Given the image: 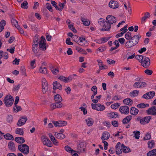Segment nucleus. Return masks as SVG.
<instances>
[{
    "label": "nucleus",
    "mask_w": 156,
    "mask_h": 156,
    "mask_svg": "<svg viewBox=\"0 0 156 156\" xmlns=\"http://www.w3.org/2000/svg\"><path fill=\"white\" fill-rule=\"evenodd\" d=\"M14 101L13 97L10 94H8L4 98L3 102L6 107H9L13 105Z\"/></svg>",
    "instance_id": "nucleus-1"
},
{
    "label": "nucleus",
    "mask_w": 156,
    "mask_h": 156,
    "mask_svg": "<svg viewBox=\"0 0 156 156\" xmlns=\"http://www.w3.org/2000/svg\"><path fill=\"white\" fill-rule=\"evenodd\" d=\"M18 149L21 152L25 154H27L29 152V147L26 144L19 145Z\"/></svg>",
    "instance_id": "nucleus-2"
},
{
    "label": "nucleus",
    "mask_w": 156,
    "mask_h": 156,
    "mask_svg": "<svg viewBox=\"0 0 156 156\" xmlns=\"http://www.w3.org/2000/svg\"><path fill=\"white\" fill-rule=\"evenodd\" d=\"M41 139L44 145L49 147H51L52 146V144L51 142L46 136H42Z\"/></svg>",
    "instance_id": "nucleus-3"
},
{
    "label": "nucleus",
    "mask_w": 156,
    "mask_h": 156,
    "mask_svg": "<svg viewBox=\"0 0 156 156\" xmlns=\"http://www.w3.org/2000/svg\"><path fill=\"white\" fill-rule=\"evenodd\" d=\"M92 108L93 109L96 110L98 111H102L105 110V107L103 105L98 103L94 104L92 103L91 104Z\"/></svg>",
    "instance_id": "nucleus-4"
},
{
    "label": "nucleus",
    "mask_w": 156,
    "mask_h": 156,
    "mask_svg": "<svg viewBox=\"0 0 156 156\" xmlns=\"http://www.w3.org/2000/svg\"><path fill=\"white\" fill-rule=\"evenodd\" d=\"M142 66L146 68L148 67L150 64V60L148 57H145L144 60L141 62Z\"/></svg>",
    "instance_id": "nucleus-5"
},
{
    "label": "nucleus",
    "mask_w": 156,
    "mask_h": 156,
    "mask_svg": "<svg viewBox=\"0 0 156 156\" xmlns=\"http://www.w3.org/2000/svg\"><path fill=\"white\" fill-rule=\"evenodd\" d=\"M154 91H150L144 94L142 97V98L146 99H150L152 98L155 95Z\"/></svg>",
    "instance_id": "nucleus-6"
},
{
    "label": "nucleus",
    "mask_w": 156,
    "mask_h": 156,
    "mask_svg": "<svg viewBox=\"0 0 156 156\" xmlns=\"http://www.w3.org/2000/svg\"><path fill=\"white\" fill-rule=\"evenodd\" d=\"M106 21L111 25L117 21L116 18L112 15H108L106 18Z\"/></svg>",
    "instance_id": "nucleus-7"
},
{
    "label": "nucleus",
    "mask_w": 156,
    "mask_h": 156,
    "mask_svg": "<svg viewBox=\"0 0 156 156\" xmlns=\"http://www.w3.org/2000/svg\"><path fill=\"white\" fill-rule=\"evenodd\" d=\"M108 5L110 8L113 9L117 8L119 6V3L117 1L113 0H111L109 2Z\"/></svg>",
    "instance_id": "nucleus-8"
},
{
    "label": "nucleus",
    "mask_w": 156,
    "mask_h": 156,
    "mask_svg": "<svg viewBox=\"0 0 156 156\" xmlns=\"http://www.w3.org/2000/svg\"><path fill=\"white\" fill-rule=\"evenodd\" d=\"M119 111L122 114H124L125 115L128 114L129 112V107L126 105L121 106L119 109Z\"/></svg>",
    "instance_id": "nucleus-9"
},
{
    "label": "nucleus",
    "mask_w": 156,
    "mask_h": 156,
    "mask_svg": "<svg viewBox=\"0 0 156 156\" xmlns=\"http://www.w3.org/2000/svg\"><path fill=\"white\" fill-rule=\"evenodd\" d=\"M42 92L44 94L48 90V87L47 82L44 78L42 80Z\"/></svg>",
    "instance_id": "nucleus-10"
},
{
    "label": "nucleus",
    "mask_w": 156,
    "mask_h": 156,
    "mask_svg": "<svg viewBox=\"0 0 156 156\" xmlns=\"http://www.w3.org/2000/svg\"><path fill=\"white\" fill-rule=\"evenodd\" d=\"M26 116H24L21 117L18 121L17 125L19 126H20L24 125L27 120Z\"/></svg>",
    "instance_id": "nucleus-11"
},
{
    "label": "nucleus",
    "mask_w": 156,
    "mask_h": 156,
    "mask_svg": "<svg viewBox=\"0 0 156 156\" xmlns=\"http://www.w3.org/2000/svg\"><path fill=\"white\" fill-rule=\"evenodd\" d=\"M102 28L100 29L101 31H109L111 28V25L107 21L104 23V24L102 26Z\"/></svg>",
    "instance_id": "nucleus-12"
},
{
    "label": "nucleus",
    "mask_w": 156,
    "mask_h": 156,
    "mask_svg": "<svg viewBox=\"0 0 156 156\" xmlns=\"http://www.w3.org/2000/svg\"><path fill=\"white\" fill-rule=\"evenodd\" d=\"M115 149L116 153L117 154H119L122 153V146L119 142L115 146Z\"/></svg>",
    "instance_id": "nucleus-13"
},
{
    "label": "nucleus",
    "mask_w": 156,
    "mask_h": 156,
    "mask_svg": "<svg viewBox=\"0 0 156 156\" xmlns=\"http://www.w3.org/2000/svg\"><path fill=\"white\" fill-rule=\"evenodd\" d=\"M148 115H156V107L153 106L146 111Z\"/></svg>",
    "instance_id": "nucleus-14"
},
{
    "label": "nucleus",
    "mask_w": 156,
    "mask_h": 156,
    "mask_svg": "<svg viewBox=\"0 0 156 156\" xmlns=\"http://www.w3.org/2000/svg\"><path fill=\"white\" fill-rule=\"evenodd\" d=\"M8 148L9 150L12 152H15L16 148L14 143L12 141H10L8 144Z\"/></svg>",
    "instance_id": "nucleus-15"
},
{
    "label": "nucleus",
    "mask_w": 156,
    "mask_h": 156,
    "mask_svg": "<svg viewBox=\"0 0 156 156\" xmlns=\"http://www.w3.org/2000/svg\"><path fill=\"white\" fill-rule=\"evenodd\" d=\"M141 37V36L139 35H135L132 37L130 40L136 45L138 43L139 39Z\"/></svg>",
    "instance_id": "nucleus-16"
},
{
    "label": "nucleus",
    "mask_w": 156,
    "mask_h": 156,
    "mask_svg": "<svg viewBox=\"0 0 156 156\" xmlns=\"http://www.w3.org/2000/svg\"><path fill=\"white\" fill-rule=\"evenodd\" d=\"M62 105V103L60 102H56L54 104H51L50 105V107L52 109L56 108H61Z\"/></svg>",
    "instance_id": "nucleus-17"
},
{
    "label": "nucleus",
    "mask_w": 156,
    "mask_h": 156,
    "mask_svg": "<svg viewBox=\"0 0 156 156\" xmlns=\"http://www.w3.org/2000/svg\"><path fill=\"white\" fill-rule=\"evenodd\" d=\"M151 119V116H147L143 119V120L140 121V123L142 124H144L145 123H149L150 120Z\"/></svg>",
    "instance_id": "nucleus-18"
},
{
    "label": "nucleus",
    "mask_w": 156,
    "mask_h": 156,
    "mask_svg": "<svg viewBox=\"0 0 156 156\" xmlns=\"http://www.w3.org/2000/svg\"><path fill=\"white\" fill-rule=\"evenodd\" d=\"M53 89L54 90H55L56 89L61 90L62 89V86L57 81H55L53 82Z\"/></svg>",
    "instance_id": "nucleus-19"
},
{
    "label": "nucleus",
    "mask_w": 156,
    "mask_h": 156,
    "mask_svg": "<svg viewBox=\"0 0 156 156\" xmlns=\"http://www.w3.org/2000/svg\"><path fill=\"white\" fill-rule=\"evenodd\" d=\"M58 79L64 82L65 83H68L72 80V79L71 78V77L69 76L67 78H66L63 76H60L58 77Z\"/></svg>",
    "instance_id": "nucleus-20"
},
{
    "label": "nucleus",
    "mask_w": 156,
    "mask_h": 156,
    "mask_svg": "<svg viewBox=\"0 0 156 156\" xmlns=\"http://www.w3.org/2000/svg\"><path fill=\"white\" fill-rule=\"evenodd\" d=\"M77 42H79L80 43V44L78 43L79 44L83 46H85L87 44L85 38H83L80 37L78 39V40L77 41Z\"/></svg>",
    "instance_id": "nucleus-21"
},
{
    "label": "nucleus",
    "mask_w": 156,
    "mask_h": 156,
    "mask_svg": "<svg viewBox=\"0 0 156 156\" xmlns=\"http://www.w3.org/2000/svg\"><path fill=\"white\" fill-rule=\"evenodd\" d=\"M135 45H136L133 43L132 41L129 40L125 43V47L127 48H132Z\"/></svg>",
    "instance_id": "nucleus-22"
},
{
    "label": "nucleus",
    "mask_w": 156,
    "mask_h": 156,
    "mask_svg": "<svg viewBox=\"0 0 156 156\" xmlns=\"http://www.w3.org/2000/svg\"><path fill=\"white\" fill-rule=\"evenodd\" d=\"M110 136L109 133L107 131H105L102 133L101 139L103 141L104 140H107L109 139Z\"/></svg>",
    "instance_id": "nucleus-23"
},
{
    "label": "nucleus",
    "mask_w": 156,
    "mask_h": 156,
    "mask_svg": "<svg viewBox=\"0 0 156 156\" xmlns=\"http://www.w3.org/2000/svg\"><path fill=\"white\" fill-rule=\"evenodd\" d=\"M108 116L110 118L115 119L119 116L118 113L116 112H112L107 114Z\"/></svg>",
    "instance_id": "nucleus-24"
},
{
    "label": "nucleus",
    "mask_w": 156,
    "mask_h": 156,
    "mask_svg": "<svg viewBox=\"0 0 156 156\" xmlns=\"http://www.w3.org/2000/svg\"><path fill=\"white\" fill-rule=\"evenodd\" d=\"M130 114L133 115H136L139 112V110L134 107H132L130 108Z\"/></svg>",
    "instance_id": "nucleus-25"
},
{
    "label": "nucleus",
    "mask_w": 156,
    "mask_h": 156,
    "mask_svg": "<svg viewBox=\"0 0 156 156\" xmlns=\"http://www.w3.org/2000/svg\"><path fill=\"white\" fill-rule=\"evenodd\" d=\"M132 118V116L131 115H129L125 118L122 120V123L123 124H126L128 123L131 120Z\"/></svg>",
    "instance_id": "nucleus-26"
},
{
    "label": "nucleus",
    "mask_w": 156,
    "mask_h": 156,
    "mask_svg": "<svg viewBox=\"0 0 156 156\" xmlns=\"http://www.w3.org/2000/svg\"><path fill=\"white\" fill-rule=\"evenodd\" d=\"M123 103L126 105L131 106L133 104V101L130 98H126L123 101Z\"/></svg>",
    "instance_id": "nucleus-27"
},
{
    "label": "nucleus",
    "mask_w": 156,
    "mask_h": 156,
    "mask_svg": "<svg viewBox=\"0 0 156 156\" xmlns=\"http://www.w3.org/2000/svg\"><path fill=\"white\" fill-rule=\"evenodd\" d=\"M85 121L87 125L89 126H90L93 124L94 121L91 118H88L85 119Z\"/></svg>",
    "instance_id": "nucleus-28"
},
{
    "label": "nucleus",
    "mask_w": 156,
    "mask_h": 156,
    "mask_svg": "<svg viewBox=\"0 0 156 156\" xmlns=\"http://www.w3.org/2000/svg\"><path fill=\"white\" fill-rule=\"evenodd\" d=\"M150 13L146 12L144 13V16L142 18L141 23H144L146 21V19L150 17Z\"/></svg>",
    "instance_id": "nucleus-29"
},
{
    "label": "nucleus",
    "mask_w": 156,
    "mask_h": 156,
    "mask_svg": "<svg viewBox=\"0 0 156 156\" xmlns=\"http://www.w3.org/2000/svg\"><path fill=\"white\" fill-rule=\"evenodd\" d=\"M15 141L18 144H23L25 142V140L23 137H17L15 138Z\"/></svg>",
    "instance_id": "nucleus-30"
},
{
    "label": "nucleus",
    "mask_w": 156,
    "mask_h": 156,
    "mask_svg": "<svg viewBox=\"0 0 156 156\" xmlns=\"http://www.w3.org/2000/svg\"><path fill=\"white\" fill-rule=\"evenodd\" d=\"M4 137L6 140H13L14 139L13 136L9 133H6L4 135Z\"/></svg>",
    "instance_id": "nucleus-31"
},
{
    "label": "nucleus",
    "mask_w": 156,
    "mask_h": 156,
    "mask_svg": "<svg viewBox=\"0 0 156 156\" xmlns=\"http://www.w3.org/2000/svg\"><path fill=\"white\" fill-rule=\"evenodd\" d=\"M81 20L84 26H88L90 24V21L82 16L81 17Z\"/></svg>",
    "instance_id": "nucleus-32"
},
{
    "label": "nucleus",
    "mask_w": 156,
    "mask_h": 156,
    "mask_svg": "<svg viewBox=\"0 0 156 156\" xmlns=\"http://www.w3.org/2000/svg\"><path fill=\"white\" fill-rule=\"evenodd\" d=\"M55 135L56 138L60 139H63L65 137V135L61 133H55Z\"/></svg>",
    "instance_id": "nucleus-33"
},
{
    "label": "nucleus",
    "mask_w": 156,
    "mask_h": 156,
    "mask_svg": "<svg viewBox=\"0 0 156 156\" xmlns=\"http://www.w3.org/2000/svg\"><path fill=\"white\" fill-rule=\"evenodd\" d=\"M122 151L124 153H126L131 152V150L129 147L125 146L123 144H122Z\"/></svg>",
    "instance_id": "nucleus-34"
},
{
    "label": "nucleus",
    "mask_w": 156,
    "mask_h": 156,
    "mask_svg": "<svg viewBox=\"0 0 156 156\" xmlns=\"http://www.w3.org/2000/svg\"><path fill=\"white\" fill-rule=\"evenodd\" d=\"M147 156H156V149H154L147 153Z\"/></svg>",
    "instance_id": "nucleus-35"
},
{
    "label": "nucleus",
    "mask_w": 156,
    "mask_h": 156,
    "mask_svg": "<svg viewBox=\"0 0 156 156\" xmlns=\"http://www.w3.org/2000/svg\"><path fill=\"white\" fill-rule=\"evenodd\" d=\"M16 133L21 135H23L24 134L23 129L22 128H17L15 130Z\"/></svg>",
    "instance_id": "nucleus-36"
},
{
    "label": "nucleus",
    "mask_w": 156,
    "mask_h": 156,
    "mask_svg": "<svg viewBox=\"0 0 156 156\" xmlns=\"http://www.w3.org/2000/svg\"><path fill=\"white\" fill-rule=\"evenodd\" d=\"M54 99L56 102H60L62 101V98L61 96L59 94H57L55 96Z\"/></svg>",
    "instance_id": "nucleus-37"
},
{
    "label": "nucleus",
    "mask_w": 156,
    "mask_h": 156,
    "mask_svg": "<svg viewBox=\"0 0 156 156\" xmlns=\"http://www.w3.org/2000/svg\"><path fill=\"white\" fill-rule=\"evenodd\" d=\"M6 24L5 21L4 20H2L0 22V32L4 29V27Z\"/></svg>",
    "instance_id": "nucleus-38"
},
{
    "label": "nucleus",
    "mask_w": 156,
    "mask_h": 156,
    "mask_svg": "<svg viewBox=\"0 0 156 156\" xmlns=\"http://www.w3.org/2000/svg\"><path fill=\"white\" fill-rule=\"evenodd\" d=\"M39 48L40 49L42 50H45L46 49L45 43H39Z\"/></svg>",
    "instance_id": "nucleus-39"
},
{
    "label": "nucleus",
    "mask_w": 156,
    "mask_h": 156,
    "mask_svg": "<svg viewBox=\"0 0 156 156\" xmlns=\"http://www.w3.org/2000/svg\"><path fill=\"white\" fill-rule=\"evenodd\" d=\"M139 91L137 90H134L129 93V95L132 97H135L138 94Z\"/></svg>",
    "instance_id": "nucleus-40"
},
{
    "label": "nucleus",
    "mask_w": 156,
    "mask_h": 156,
    "mask_svg": "<svg viewBox=\"0 0 156 156\" xmlns=\"http://www.w3.org/2000/svg\"><path fill=\"white\" fill-rule=\"evenodd\" d=\"M137 106L139 108H144L145 107H147L149 106L148 104L141 103L137 105Z\"/></svg>",
    "instance_id": "nucleus-41"
},
{
    "label": "nucleus",
    "mask_w": 156,
    "mask_h": 156,
    "mask_svg": "<svg viewBox=\"0 0 156 156\" xmlns=\"http://www.w3.org/2000/svg\"><path fill=\"white\" fill-rule=\"evenodd\" d=\"M147 144L148 148L151 149L154 147L155 145L154 140H152L151 141H149L148 142Z\"/></svg>",
    "instance_id": "nucleus-42"
},
{
    "label": "nucleus",
    "mask_w": 156,
    "mask_h": 156,
    "mask_svg": "<svg viewBox=\"0 0 156 156\" xmlns=\"http://www.w3.org/2000/svg\"><path fill=\"white\" fill-rule=\"evenodd\" d=\"M39 71L41 73L44 74H46L48 73L47 68L45 67L43 68L41 67L39 69Z\"/></svg>",
    "instance_id": "nucleus-43"
},
{
    "label": "nucleus",
    "mask_w": 156,
    "mask_h": 156,
    "mask_svg": "<svg viewBox=\"0 0 156 156\" xmlns=\"http://www.w3.org/2000/svg\"><path fill=\"white\" fill-rule=\"evenodd\" d=\"M83 142H81L78 145L77 148L78 150V151H77V152H81L82 149L84 150V149L83 148Z\"/></svg>",
    "instance_id": "nucleus-44"
},
{
    "label": "nucleus",
    "mask_w": 156,
    "mask_h": 156,
    "mask_svg": "<svg viewBox=\"0 0 156 156\" xmlns=\"http://www.w3.org/2000/svg\"><path fill=\"white\" fill-rule=\"evenodd\" d=\"M65 150L68 152L70 151L71 154H73V152H75V151L72 149L69 146H66L65 147Z\"/></svg>",
    "instance_id": "nucleus-45"
},
{
    "label": "nucleus",
    "mask_w": 156,
    "mask_h": 156,
    "mask_svg": "<svg viewBox=\"0 0 156 156\" xmlns=\"http://www.w3.org/2000/svg\"><path fill=\"white\" fill-rule=\"evenodd\" d=\"M28 3L27 2L25 1L21 4V7L24 9H27L28 8Z\"/></svg>",
    "instance_id": "nucleus-46"
},
{
    "label": "nucleus",
    "mask_w": 156,
    "mask_h": 156,
    "mask_svg": "<svg viewBox=\"0 0 156 156\" xmlns=\"http://www.w3.org/2000/svg\"><path fill=\"white\" fill-rule=\"evenodd\" d=\"M11 22L12 25L14 26L16 28L19 26L17 21L15 19H12Z\"/></svg>",
    "instance_id": "nucleus-47"
},
{
    "label": "nucleus",
    "mask_w": 156,
    "mask_h": 156,
    "mask_svg": "<svg viewBox=\"0 0 156 156\" xmlns=\"http://www.w3.org/2000/svg\"><path fill=\"white\" fill-rule=\"evenodd\" d=\"M14 111L16 112H17L19 111H21L22 110L20 106H18L17 105H15V107L13 108Z\"/></svg>",
    "instance_id": "nucleus-48"
},
{
    "label": "nucleus",
    "mask_w": 156,
    "mask_h": 156,
    "mask_svg": "<svg viewBox=\"0 0 156 156\" xmlns=\"http://www.w3.org/2000/svg\"><path fill=\"white\" fill-rule=\"evenodd\" d=\"M133 133L134 134V137L135 139H138L140 137V132L139 131H134Z\"/></svg>",
    "instance_id": "nucleus-49"
},
{
    "label": "nucleus",
    "mask_w": 156,
    "mask_h": 156,
    "mask_svg": "<svg viewBox=\"0 0 156 156\" xmlns=\"http://www.w3.org/2000/svg\"><path fill=\"white\" fill-rule=\"evenodd\" d=\"M51 3L52 5L55 7V9L58 10H59L60 11H61L62 10V9L59 8L58 6L56 5V3L55 1H51Z\"/></svg>",
    "instance_id": "nucleus-50"
},
{
    "label": "nucleus",
    "mask_w": 156,
    "mask_h": 156,
    "mask_svg": "<svg viewBox=\"0 0 156 156\" xmlns=\"http://www.w3.org/2000/svg\"><path fill=\"white\" fill-rule=\"evenodd\" d=\"M20 72L22 73L23 75L26 76V69L25 67L24 66H22L20 68Z\"/></svg>",
    "instance_id": "nucleus-51"
},
{
    "label": "nucleus",
    "mask_w": 156,
    "mask_h": 156,
    "mask_svg": "<svg viewBox=\"0 0 156 156\" xmlns=\"http://www.w3.org/2000/svg\"><path fill=\"white\" fill-rule=\"evenodd\" d=\"M131 33L129 32L126 33L125 35V38L127 40H129L132 38Z\"/></svg>",
    "instance_id": "nucleus-52"
},
{
    "label": "nucleus",
    "mask_w": 156,
    "mask_h": 156,
    "mask_svg": "<svg viewBox=\"0 0 156 156\" xmlns=\"http://www.w3.org/2000/svg\"><path fill=\"white\" fill-rule=\"evenodd\" d=\"M144 57L143 56L140 55H137L135 56V58L137 60L139 61V62L141 63V62L143 60Z\"/></svg>",
    "instance_id": "nucleus-53"
},
{
    "label": "nucleus",
    "mask_w": 156,
    "mask_h": 156,
    "mask_svg": "<svg viewBox=\"0 0 156 156\" xmlns=\"http://www.w3.org/2000/svg\"><path fill=\"white\" fill-rule=\"evenodd\" d=\"M151 136L150 133H147L146 135L145 136L143 140H149L151 139Z\"/></svg>",
    "instance_id": "nucleus-54"
},
{
    "label": "nucleus",
    "mask_w": 156,
    "mask_h": 156,
    "mask_svg": "<svg viewBox=\"0 0 156 156\" xmlns=\"http://www.w3.org/2000/svg\"><path fill=\"white\" fill-rule=\"evenodd\" d=\"M119 104V103H116L112 104L111 106V108L112 109H115L119 107L120 106Z\"/></svg>",
    "instance_id": "nucleus-55"
},
{
    "label": "nucleus",
    "mask_w": 156,
    "mask_h": 156,
    "mask_svg": "<svg viewBox=\"0 0 156 156\" xmlns=\"http://www.w3.org/2000/svg\"><path fill=\"white\" fill-rule=\"evenodd\" d=\"M106 22V21L104 19L100 18L98 21V22L101 25V26L102 27V26L104 24V23L105 22Z\"/></svg>",
    "instance_id": "nucleus-56"
},
{
    "label": "nucleus",
    "mask_w": 156,
    "mask_h": 156,
    "mask_svg": "<svg viewBox=\"0 0 156 156\" xmlns=\"http://www.w3.org/2000/svg\"><path fill=\"white\" fill-rule=\"evenodd\" d=\"M7 121L9 123L13 121V117L11 115H9L7 117Z\"/></svg>",
    "instance_id": "nucleus-57"
},
{
    "label": "nucleus",
    "mask_w": 156,
    "mask_h": 156,
    "mask_svg": "<svg viewBox=\"0 0 156 156\" xmlns=\"http://www.w3.org/2000/svg\"><path fill=\"white\" fill-rule=\"evenodd\" d=\"M97 88L96 86H94L91 88V90L93 92V94H97Z\"/></svg>",
    "instance_id": "nucleus-58"
},
{
    "label": "nucleus",
    "mask_w": 156,
    "mask_h": 156,
    "mask_svg": "<svg viewBox=\"0 0 156 156\" xmlns=\"http://www.w3.org/2000/svg\"><path fill=\"white\" fill-rule=\"evenodd\" d=\"M46 6L47 8L49 11L51 12H52L53 11L52 9L51 5L49 3H47L46 4Z\"/></svg>",
    "instance_id": "nucleus-59"
},
{
    "label": "nucleus",
    "mask_w": 156,
    "mask_h": 156,
    "mask_svg": "<svg viewBox=\"0 0 156 156\" xmlns=\"http://www.w3.org/2000/svg\"><path fill=\"white\" fill-rule=\"evenodd\" d=\"M51 140L53 142V144L55 145H56L58 143V141L55 139L54 137L53 136H51Z\"/></svg>",
    "instance_id": "nucleus-60"
},
{
    "label": "nucleus",
    "mask_w": 156,
    "mask_h": 156,
    "mask_svg": "<svg viewBox=\"0 0 156 156\" xmlns=\"http://www.w3.org/2000/svg\"><path fill=\"white\" fill-rule=\"evenodd\" d=\"M140 88H142L146 87L147 84L144 82L139 81Z\"/></svg>",
    "instance_id": "nucleus-61"
},
{
    "label": "nucleus",
    "mask_w": 156,
    "mask_h": 156,
    "mask_svg": "<svg viewBox=\"0 0 156 156\" xmlns=\"http://www.w3.org/2000/svg\"><path fill=\"white\" fill-rule=\"evenodd\" d=\"M110 38V37H106L101 38V40H102V43H104L109 40Z\"/></svg>",
    "instance_id": "nucleus-62"
},
{
    "label": "nucleus",
    "mask_w": 156,
    "mask_h": 156,
    "mask_svg": "<svg viewBox=\"0 0 156 156\" xmlns=\"http://www.w3.org/2000/svg\"><path fill=\"white\" fill-rule=\"evenodd\" d=\"M59 122H60L59 125L60 127L65 126L67 124V122L66 121H59Z\"/></svg>",
    "instance_id": "nucleus-63"
},
{
    "label": "nucleus",
    "mask_w": 156,
    "mask_h": 156,
    "mask_svg": "<svg viewBox=\"0 0 156 156\" xmlns=\"http://www.w3.org/2000/svg\"><path fill=\"white\" fill-rule=\"evenodd\" d=\"M21 85L19 84L17 85H16L13 87L12 90L14 91H16L19 89Z\"/></svg>",
    "instance_id": "nucleus-64"
}]
</instances>
